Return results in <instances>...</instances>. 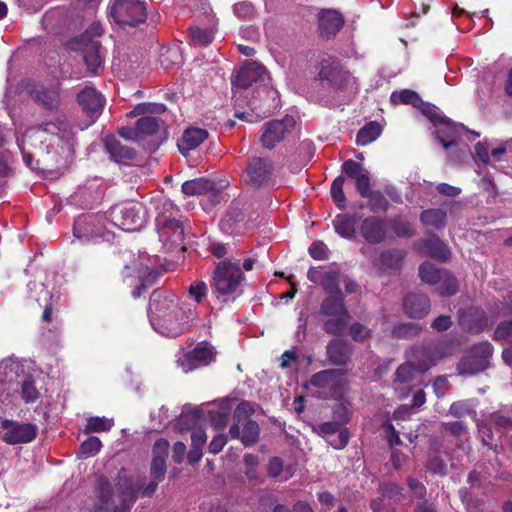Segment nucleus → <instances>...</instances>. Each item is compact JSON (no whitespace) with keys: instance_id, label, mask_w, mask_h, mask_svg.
<instances>
[{"instance_id":"864d4df0","label":"nucleus","mask_w":512,"mask_h":512,"mask_svg":"<svg viewBox=\"0 0 512 512\" xmlns=\"http://www.w3.org/2000/svg\"><path fill=\"white\" fill-rule=\"evenodd\" d=\"M470 353L479 360H483L489 365V360L493 353V347L490 342L484 341L474 345Z\"/></svg>"},{"instance_id":"3c124183","label":"nucleus","mask_w":512,"mask_h":512,"mask_svg":"<svg viewBox=\"0 0 512 512\" xmlns=\"http://www.w3.org/2000/svg\"><path fill=\"white\" fill-rule=\"evenodd\" d=\"M190 37L195 45L206 46L213 41L214 34L211 29L195 27L190 29Z\"/></svg>"},{"instance_id":"f3484780","label":"nucleus","mask_w":512,"mask_h":512,"mask_svg":"<svg viewBox=\"0 0 512 512\" xmlns=\"http://www.w3.org/2000/svg\"><path fill=\"white\" fill-rule=\"evenodd\" d=\"M78 103L83 112L90 118L87 126L95 122L105 105V99L94 87H85L78 93Z\"/></svg>"},{"instance_id":"58836bf2","label":"nucleus","mask_w":512,"mask_h":512,"mask_svg":"<svg viewBox=\"0 0 512 512\" xmlns=\"http://www.w3.org/2000/svg\"><path fill=\"white\" fill-rule=\"evenodd\" d=\"M433 285L436 286L435 290L441 296H451L458 291L457 279L447 270L442 273L439 283Z\"/></svg>"},{"instance_id":"9b49d317","label":"nucleus","mask_w":512,"mask_h":512,"mask_svg":"<svg viewBox=\"0 0 512 512\" xmlns=\"http://www.w3.org/2000/svg\"><path fill=\"white\" fill-rule=\"evenodd\" d=\"M310 384L321 389V398H341L346 385L345 373L342 369H327L312 375Z\"/></svg>"},{"instance_id":"7ed1b4c3","label":"nucleus","mask_w":512,"mask_h":512,"mask_svg":"<svg viewBox=\"0 0 512 512\" xmlns=\"http://www.w3.org/2000/svg\"><path fill=\"white\" fill-rule=\"evenodd\" d=\"M415 353L417 357L425 356L426 359H420L417 363L408 361L400 365L395 372L394 390L400 399L406 398L410 394L418 374L427 371L444 356L436 346L421 347L415 350Z\"/></svg>"},{"instance_id":"49530a36","label":"nucleus","mask_w":512,"mask_h":512,"mask_svg":"<svg viewBox=\"0 0 512 512\" xmlns=\"http://www.w3.org/2000/svg\"><path fill=\"white\" fill-rule=\"evenodd\" d=\"M114 425V420L106 417H90L87 419L84 432L86 434L92 432H106Z\"/></svg>"},{"instance_id":"69168bd1","label":"nucleus","mask_w":512,"mask_h":512,"mask_svg":"<svg viewBox=\"0 0 512 512\" xmlns=\"http://www.w3.org/2000/svg\"><path fill=\"white\" fill-rule=\"evenodd\" d=\"M349 332L355 341H362L370 335V330L360 323H354L351 325Z\"/></svg>"},{"instance_id":"2eb2a0df","label":"nucleus","mask_w":512,"mask_h":512,"mask_svg":"<svg viewBox=\"0 0 512 512\" xmlns=\"http://www.w3.org/2000/svg\"><path fill=\"white\" fill-rule=\"evenodd\" d=\"M156 224L160 240L165 245H168L170 249L177 247H180L181 250L184 249L183 241L185 232L183 224L180 221L170 219L165 215H159L156 218Z\"/></svg>"},{"instance_id":"de8ad7c7","label":"nucleus","mask_w":512,"mask_h":512,"mask_svg":"<svg viewBox=\"0 0 512 512\" xmlns=\"http://www.w3.org/2000/svg\"><path fill=\"white\" fill-rule=\"evenodd\" d=\"M367 194L362 197L368 199V207L372 212H385L388 209L389 202L380 191L369 189Z\"/></svg>"},{"instance_id":"a19ab883","label":"nucleus","mask_w":512,"mask_h":512,"mask_svg":"<svg viewBox=\"0 0 512 512\" xmlns=\"http://www.w3.org/2000/svg\"><path fill=\"white\" fill-rule=\"evenodd\" d=\"M295 467L292 464L284 466L281 458H271L268 464V474L272 477H280L282 480H287L293 476Z\"/></svg>"},{"instance_id":"a878e982","label":"nucleus","mask_w":512,"mask_h":512,"mask_svg":"<svg viewBox=\"0 0 512 512\" xmlns=\"http://www.w3.org/2000/svg\"><path fill=\"white\" fill-rule=\"evenodd\" d=\"M462 129H464L462 125H456L445 118L443 121H440L433 133L439 140L440 144L445 149H448L458 144Z\"/></svg>"},{"instance_id":"c9c22d12","label":"nucleus","mask_w":512,"mask_h":512,"mask_svg":"<svg viewBox=\"0 0 512 512\" xmlns=\"http://www.w3.org/2000/svg\"><path fill=\"white\" fill-rule=\"evenodd\" d=\"M405 252L400 249H391L382 252L378 259L375 261V265L382 270L396 269L400 266Z\"/></svg>"},{"instance_id":"bb28decb","label":"nucleus","mask_w":512,"mask_h":512,"mask_svg":"<svg viewBox=\"0 0 512 512\" xmlns=\"http://www.w3.org/2000/svg\"><path fill=\"white\" fill-rule=\"evenodd\" d=\"M104 144L110 157L117 163L126 164L135 157V150L123 145L115 136H106Z\"/></svg>"},{"instance_id":"e2e57ef3","label":"nucleus","mask_w":512,"mask_h":512,"mask_svg":"<svg viewBox=\"0 0 512 512\" xmlns=\"http://www.w3.org/2000/svg\"><path fill=\"white\" fill-rule=\"evenodd\" d=\"M309 254L316 260H325L328 258V248L323 242L317 241L309 247Z\"/></svg>"},{"instance_id":"a211bd4d","label":"nucleus","mask_w":512,"mask_h":512,"mask_svg":"<svg viewBox=\"0 0 512 512\" xmlns=\"http://www.w3.org/2000/svg\"><path fill=\"white\" fill-rule=\"evenodd\" d=\"M5 430L3 439L8 444L28 443L35 439L37 426L31 423H19L4 421L2 424Z\"/></svg>"},{"instance_id":"f8f14e48","label":"nucleus","mask_w":512,"mask_h":512,"mask_svg":"<svg viewBox=\"0 0 512 512\" xmlns=\"http://www.w3.org/2000/svg\"><path fill=\"white\" fill-rule=\"evenodd\" d=\"M166 110L164 104L160 103H141L138 104L130 113V116L143 115L137 120L138 132L141 139L145 136L156 133L161 125V121L152 116V114H161Z\"/></svg>"},{"instance_id":"9d476101","label":"nucleus","mask_w":512,"mask_h":512,"mask_svg":"<svg viewBox=\"0 0 512 512\" xmlns=\"http://www.w3.org/2000/svg\"><path fill=\"white\" fill-rule=\"evenodd\" d=\"M110 15L123 29L136 27L147 18L145 5L139 0H116Z\"/></svg>"},{"instance_id":"412c9836","label":"nucleus","mask_w":512,"mask_h":512,"mask_svg":"<svg viewBox=\"0 0 512 512\" xmlns=\"http://www.w3.org/2000/svg\"><path fill=\"white\" fill-rule=\"evenodd\" d=\"M268 78L265 67L257 62H249L237 73L234 85L240 88H248L253 83L264 82Z\"/></svg>"},{"instance_id":"6e6d98bb","label":"nucleus","mask_w":512,"mask_h":512,"mask_svg":"<svg viewBox=\"0 0 512 512\" xmlns=\"http://www.w3.org/2000/svg\"><path fill=\"white\" fill-rule=\"evenodd\" d=\"M495 340H503L512 344V320L500 323L494 332Z\"/></svg>"},{"instance_id":"338daca9","label":"nucleus","mask_w":512,"mask_h":512,"mask_svg":"<svg viewBox=\"0 0 512 512\" xmlns=\"http://www.w3.org/2000/svg\"><path fill=\"white\" fill-rule=\"evenodd\" d=\"M351 412L348 408V405L344 403H340L334 409L333 418L338 421L340 424H345L350 419Z\"/></svg>"},{"instance_id":"0e129e2a","label":"nucleus","mask_w":512,"mask_h":512,"mask_svg":"<svg viewBox=\"0 0 512 512\" xmlns=\"http://www.w3.org/2000/svg\"><path fill=\"white\" fill-rule=\"evenodd\" d=\"M166 472V460L160 458L152 459L150 474L151 477L157 480H162Z\"/></svg>"},{"instance_id":"0eeeda50","label":"nucleus","mask_w":512,"mask_h":512,"mask_svg":"<svg viewBox=\"0 0 512 512\" xmlns=\"http://www.w3.org/2000/svg\"><path fill=\"white\" fill-rule=\"evenodd\" d=\"M108 215L90 214L79 217L73 226V235L82 243H96L99 240H110V232L106 227Z\"/></svg>"},{"instance_id":"39448f33","label":"nucleus","mask_w":512,"mask_h":512,"mask_svg":"<svg viewBox=\"0 0 512 512\" xmlns=\"http://www.w3.org/2000/svg\"><path fill=\"white\" fill-rule=\"evenodd\" d=\"M245 276L240 268V261L230 259L220 261L213 272L211 280L212 291L216 297L227 302L230 298L234 299L240 294L241 286Z\"/></svg>"},{"instance_id":"393cba45","label":"nucleus","mask_w":512,"mask_h":512,"mask_svg":"<svg viewBox=\"0 0 512 512\" xmlns=\"http://www.w3.org/2000/svg\"><path fill=\"white\" fill-rule=\"evenodd\" d=\"M319 31L322 37L334 36L344 24L342 15L335 10H321L318 13Z\"/></svg>"},{"instance_id":"f704fd0d","label":"nucleus","mask_w":512,"mask_h":512,"mask_svg":"<svg viewBox=\"0 0 512 512\" xmlns=\"http://www.w3.org/2000/svg\"><path fill=\"white\" fill-rule=\"evenodd\" d=\"M447 213L440 208L427 209L420 215L422 224L427 228L442 229L446 226Z\"/></svg>"},{"instance_id":"20e7f679","label":"nucleus","mask_w":512,"mask_h":512,"mask_svg":"<svg viewBox=\"0 0 512 512\" xmlns=\"http://www.w3.org/2000/svg\"><path fill=\"white\" fill-rule=\"evenodd\" d=\"M100 510L112 512H128L136 500L137 490L131 478L119 475L116 484L117 496L114 495L107 478L102 477L98 482Z\"/></svg>"},{"instance_id":"b1692460","label":"nucleus","mask_w":512,"mask_h":512,"mask_svg":"<svg viewBox=\"0 0 512 512\" xmlns=\"http://www.w3.org/2000/svg\"><path fill=\"white\" fill-rule=\"evenodd\" d=\"M198 418L199 413L196 411L193 413H182L178 419L177 425L180 426L181 430L184 429V426L187 430H192L191 446L202 449L207 441V435L201 427H196Z\"/></svg>"},{"instance_id":"4468645a","label":"nucleus","mask_w":512,"mask_h":512,"mask_svg":"<svg viewBox=\"0 0 512 512\" xmlns=\"http://www.w3.org/2000/svg\"><path fill=\"white\" fill-rule=\"evenodd\" d=\"M215 357L214 349L208 343L198 344L192 351L183 353L178 357L177 365L184 373L210 364Z\"/></svg>"},{"instance_id":"5fc2aeb1","label":"nucleus","mask_w":512,"mask_h":512,"mask_svg":"<svg viewBox=\"0 0 512 512\" xmlns=\"http://www.w3.org/2000/svg\"><path fill=\"white\" fill-rule=\"evenodd\" d=\"M22 399L26 403H33L39 397V393L34 386V382L31 378H27L23 381L21 386Z\"/></svg>"},{"instance_id":"c756f323","label":"nucleus","mask_w":512,"mask_h":512,"mask_svg":"<svg viewBox=\"0 0 512 512\" xmlns=\"http://www.w3.org/2000/svg\"><path fill=\"white\" fill-rule=\"evenodd\" d=\"M404 310L411 318H422L430 310V300L425 295L410 293L404 299Z\"/></svg>"},{"instance_id":"5701e85b","label":"nucleus","mask_w":512,"mask_h":512,"mask_svg":"<svg viewBox=\"0 0 512 512\" xmlns=\"http://www.w3.org/2000/svg\"><path fill=\"white\" fill-rule=\"evenodd\" d=\"M360 233L370 243H380L386 238L387 225L385 220L370 216L363 220Z\"/></svg>"},{"instance_id":"052dcab7","label":"nucleus","mask_w":512,"mask_h":512,"mask_svg":"<svg viewBox=\"0 0 512 512\" xmlns=\"http://www.w3.org/2000/svg\"><path fill=\"white\" fill-rule=\"evenodd\" d=\"M189 295L197 302L200 303L207 294V285L204 281H197L190 285Z\"/></svg>"},{"instance_id":"e433bc0d","label":"nucleus","mask_w":512,"mask_h":512,"mask_svg":"<svg viewBox=\"0 0 512 512\" xmlns=\"http://www.w3.org/2000/svg\"><path fill=\"white\" fill-rule=\"evenodd\" d=\"M489 365L474 357L470 352L458 364L457 370L461 375H474L484 371Z\"/></svg>"},{"instance_id":"680f3d73","label":"nucleus","mask_w":512,"mask_h":512,"mask_svg":"<svg viewBox=\"0 0 512 512\" xmlns=\"http://www.w3.org/2000/svg\"><path fill=\"white\" fill-rule=\"evenodd\" d=\"M28 289L31 293L30 297L37 302H40L42 300L45 301L49 294L45 285L42 283L30 282L28 284Z\"/></svg>"},{"instance_id":"603ef678","label":"nucleus","mask_w":512,"mask_h":512,"mask_svg":"<svg viewBox=\"0 0 512 512\" xmlns=\"http://www.w3.org/2000/svg\"><path fill=\"white\" fill-rule=\"evenodd\" d=\"M425 401H426V396H425L424 391L418 390L413 396L412 405L411 406L401 405L400 407H398L396 409V411L394 412V418L395 419L404 418V415L408 414L412 408H419L420 406H422L425 403Z\"/></svg>"},{"instance_id":"6ab92c4d","label":"nucleus","mask_w":512,"mask_h":512,"mask_svg":"<svg viewBox=\"0 0 512 512\" xmlns=\"http://www.w3.org/2000/svg\"><path fill=\"white\" fill-rule=\"evenodd\" d=\"M294 125L292 117H286L283 120H274L265 124L261 142L265 148L271 149L276 143L280 142L285 134Z\"/></svg>"},{"instance_id":"cd10ccee","label":"nucleus","mask_w":512,"mask_h":512,"mask_svg":"<svg viewBox=\"0 0 512 512\" xmlns=\"http://www.w3.org/2000/svg\"><path fill=\"white\" fill-rule=\"evenodd\" d=\"M31 98L46 109H55L60 104L57 88H47L42 85H34L29 89Z\"/></svg>"},{"instance_id":"7c9ffc66","label":"nucleus","mask_w":512,"mask_h":512,"mask_svg":"<svg viewBox=\"0 0 512 512\" xmlns=\"http://www.w3.org/2000/svg\"><path fill=\"white\" fill-rule=\"evenodd\" d=\"M338 421L324 422L318 425L317 432L323 437H330L337 434L336 439L330 441V444L336 448L341 449L346 446L349 440V435L346 429H341Z\"/></svg>"},{"instance_id":"dca6fc26","label":"nucleus","mask_w":512,"mask_h":512,"mask_svg":"<svg viewBox=\"0 0 512 512\" xmlns=\"http://www.w3.org/2000/svg\"><path fill=\"white\" fill-rule=\"evenodd\" d=\"M273 173V165L267 158L252 157L243 173L244 181L254 187L264 185Z\"/></svg>"},{"instance_id":"f257e3e1","label":"nucleus","mask_w":512,"mask_h":512,"mask_svg":"<svg viewBox=\"0 0 512 512\" xmlns=\"http://www.w3.org/2000/svg\"><path fill=\"white\" fill-rule=\"evenodd\" d=\"M17 143L31 170L65 169L73 159L74 133L62 118L27 129Z\"/></svg>"},{"instance_id":"09e8293b","label":"nucleus","mask_w":512,"mask_h":512,"mask_svg":"<svg viewBox=\"0 0 512 512\" xmlns=\"http://www.w3.org/2000/svg\"><path fill=\"white\" fill-rule=\"evenodd\" d=\"M345 179L342 175L336 177L331 185V196L340 210L346 208V197L343 191Z\"/></svg>"},{"instance_id":"8fccbe9b","label":"nucleus","mask_w":512,"mask_h":512,"mask_svg":"<svg viewBox=\"0 0 512 512\" xmlns=\"http://www.w3.org/2000/svg\"><path fill=\"white\" fill-rule=\"evenodd\" d=\"M320 285L330 295L341 293L339 289V272L336 270L324 271V277Z\"/></svg>"},{"instance_id":"4be33fe9","label":"nucleus","mask_w":512,"mask_h":512,"mask_svg":"<svg viewBox=\"0 0 512 512\" xmlns=\"http://www.w3.org/2000/svg\"><path fill=\"white\" fill-rule=\"evenodd\" d=\"M459 325L463 330L477 334L487 327L488 318L483 311L471 308L459 311Z\"/></svg>"},{"instance_id":"4c0bfd02","label":"nucleus","mask_w":512,"mask_h":512,"mask_svg":"<svg viewBox=\"0 0 512 512\" xmlns=\"http://www.w3.org/2000/svg\"><path fill=\"white\" fill-rule=\"evenodd\" d=\"M334 229L343 238L350 239L355 234V220L348 214H339L333 220Z\"/></svg>"},{"instance_id":"a18cd8bd","label":"nucleus","mask_w":512,"mask_h":512,"mask_svg":"<svg viewBox=\"0 0 512 512\" xmlns=\"http://www.w3.org/2000/svg\"><path fill=\"white\" fill-rule=\"evenodd\" d=\"M390 100L394 104H411L414 107H421L423 105V101L419 95L415 91L409 89H404L400 92H393Z\"/></svg>"},{"instance_id":"774afa93","label":"nucleus","mask_w":512,"mask_h":512,"mask_svg":"<svg viewBox=\"0 0 512 512\" xmlns=\"http://www.w3.org/2000/svg\"><path fill=\"white\" fill-rule=\"evenodd\" d=\"M253 6L250 2L243 1L236 3L233 7V11L239 18H247L253 14Z\"/></svg>"},{"instance_id":"ea45409f","label":"nucleus","mask_w":512,"mask_h":512,"mask_svg":"<svg viewBox=\"0 0 512 512\" xmlns=\"http://www.w3.org/2000/svg\"><path fill=\"white\" fill-rule=\"evenodd\" d=\"M214 188L213 182L208 179L198 178L185 181L182 184V192L186 195L204 194Z\"/></svg>"},{"instance_id":"c85d7f7f","label":"nucleus","mask_w":512,"mask_h":512,"mask_svg":"<svg viewBox=\"0 0 512 512\" xmlns=\"http://www.w3.org/2000/svg\"><path fill=\"white\" fill-rule=\"evenodd\" d=\"M208 137V132L202 128H187L178 141L179 151L187 155L191 150L196 149Z\"/></svg>"},{"instance_id":"c03bdc74","label":"nucleus","mask_w":512,"mask_h":512,"mask_svg":"<svg viewBox=\"0 0 512 512\" xmlns=\"http://www.w3.org/2000/svg\"><path fill=\"white\" fill-rule=\"evenodd\" d=\"M443 272V269L436 267L430 262H424L419 267V276L421 280L430 285L438 284L439 278Z\"/></svg>"},{"instance_id":"423d86ee","label":"nucleus","mask_w":512,"mask_h":512,"mask_svg":"<svg viewBox=\"0 0 512 512\" xmlns=\"http://www.w3.org/2000/svg\"><path fill=\"white\" fill-rule=\"evenodd\" d=\"M109 222L123 231L139 230L146 221V208L139 202L117 204L107 212Z\"/></svg>"},{"instance_id":"2f4dec72","label":"nucleus","mask_w":512,"mask_h":512,"mask_svg":"<svg viewBox=\"0 0 512 512\" xmlns=\"http://www.w3.org/2000/svg\"><path fill=\"white\" fill-rule=\"evenodd\" d=\"M327 357L334 365L345 364L351 354V346L348 342L340 339H333L327 345Z\"/></svg>"},{"instance_id":"13d9d810","label":"nucleus","mask_w":512,"mask_h":512,"mask_svg":"<svg viewBox=\"0 0 512 512\" xmlns=\"http://www.w3.org/2000/svg\"><path fill=\"white\" fill-rule=\"evenodd\" d=\"M380 491L384 498H396L398 500L403 498V488L396 483H385L380 486Z\"/></svg>"},{"instance_id":"4d7b16f0","label":"nucleus","mask_w":512,"mask_h":512,"mask_svg":"<svg viewBox=\"0 0 512 512\" xmlns=\"http://www.w3.org/2000/svg\"><path fill=\"white\" fill-rule=\"evenodd\" d=\"M13 173L12 156L9 151H0V179L7 178Z\"/></svg>"},{"instance_id":"79ce46f5","label":"nucleus","mask_w":512,"mask_h":512,"mask_svg":"<svg viewBox=\"0 0 512 512\" xmlns=\"http://www.w3.org/2000/svg\"><path fill=\"white\" fill-rule=\"evenodd\" d=\"M382 128L377 122H370L362 127L356 136L358 145L365 146L375 141L381 134Z\"/></svg>"},{"instance_id":"6e6552de","label":"nucleus","mask_w":512,"mask_h":512,"mask_svg":"<svg viewBox=\"0 0 512 512\" xmlns=\"http://www.w3.org/2000/svg\"><path fill=\"white\" fill-rule=\"evenodd\" d=\"M253 413L252 405L243 401L234 411L235 423L230 427L229 434L234 439H240L245 446L256 443L259 437V427L255 421L249 419Z\"/></svg>"},{"instance_id":"bf43d9fd","label":"nucleus","mask_w":512,"mask_h":512,"mask_svg":"<svg viewBox=\"0 0 512 512\" xmlns=\"http://www.w3.org/2000/svg\"><path fill=\"white\" fill-rule=\"evenodd\" d=\"M102 444L98 437L91 436L81 444L82 453L93 456L100 451Z\"/></svg>"},{"instance_id":"aec40b11","label":"nucleus","mask_w":512,"mask_h":512,"mask_svg":"<svg viewBox=\"0 0 512 512\" xmlns=\"http://www.w3.org/2000/svg\"><path fill=\"white\" fill-rule=\"evenodd\" d=\"M342 172L354 181L360 196L368 195L367 193L371 189L370 175L362 164L349 159L343 163Z\"/></svg>"},{"instance_id":"72a5a7b5","label":"nucleus","mask_w":512,"mask_h":512,"mask_svg":"<svg viewBox=\"0 0 512 512\" xmlns=\"http://www.w3.org/2000/svg\"><path fill=\"white\" fill-rule=\"evenodd\" d=\"M100 48V43L92 40L83 49V59L91 73H96L103 64Z\"/></svg>"},{"instance_id":"37998d69","label":"nucleus","mask_w":512,"mask_h":512,"mask_svg":"<svg viewBox=\"0 0 512 512\" xmlns=\"http://www.w3.org/2000/svg\"><path fill=\"white\" fill-rule=\"evenodd\" d=\"M425 253L433 258L445 261L449 258V250L438 238H430L424 242Z\"/></svg>"},{"instance_id":"473e14b6","label":"nucleus","mask_w":512,"mask_h":512,"mask_svg":"<svg viewBox=\"0 0 512 512\" xmlns=\"http://www.w3.org/2000/svg\"><path fill=\"white\" fill-rule=\"evenodd\" d=\"M223 231L227 233H244L245 215L239 208L230 209L220 222Z\"/></svg>"},{"instance_id":"f03ea898","label":"nucleus","mask_w":512,"mask_h":512,"mask_svg":"<svg viewBox=\"0 0 512 512\" xmlns=\"http://www.w3.org/2000/svg\"><path fill=\"white\" fill-rule=\"evenodd\" d=\"M150 322L158 333L177 337L188 327L187 319L192 310L185 311L184 304L171 292L154 291L150 299Z\"/></svg>"},{"instance_id":"1a4fd4ad","label":"nucleus","mask_w":512,"mask_h":512,"mask_svg":"<svg viewBox=\"0 0 512 512\" xmlns=\"http://www.w3.org/2000/svg\"><path fill=\"white\" fill-rule=\"evenodd\" d=\"M320 311L329 319L324 322V330L333 335H339L346 328L349 314L344 305L342 293L331 294L321 304Z\"/></svg>"},{"instance_id":"ddd939ff","label":"nucleus","mask_w":512,"mask_h":512,"mask_svg":"<svg viewBox=\"0 0 512 512\" xmlns=\"http://www.w3.org/2000/svg\"><path fill=\"white\" fill-rule=\"evenodd\" d=\"M317 76L321 82H327L336 89H342L354 82V78L342 68L340 62L331 57L320 61Z\"/></svg>"}]
</instances>
